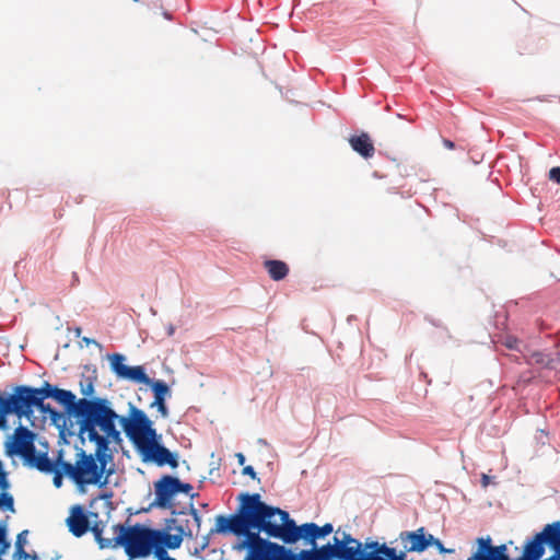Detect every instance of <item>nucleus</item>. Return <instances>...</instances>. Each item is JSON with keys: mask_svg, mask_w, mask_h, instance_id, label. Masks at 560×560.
Here are the masks:
<instances>
[{"mask_svg": "<svg viewBox=\"0 0 560 560\" xmlns=\"http://www.w3.org/2000/svg\"><path fill=\"white\" fill-rule=\"evenodd\" d=\"M349 144L352 150L355 151L364 159H371L375 153V148L371 137L366 132H362L359 136H352L349 138Z\"/></svg>", "mask_w": 560, "mask_h": 560, "instance_id": "obj_16", "label": "nucleus"}, {"mask_svg": "<svg viewBox=\"0 0 560 560\" xmlns=\"http://www.w3.org/2000/svg\"><path fill=\"white\" fill-rule=\"evenodd\" d=\"M117 544L124 547L129 560L147 558L155 552L154 528L140 524L119 526Z\"/></svg>", "mask_w": 560, "mask_h": 560, "instance_id": "obj_6", "label": "nucleus"}, {"mask_svg": "<svg viewBox=\"0 0 560 560\" xmlns=\"http://www.w3.org/2000/svg\"><path fill=\"white\" fill-rule=\"evenodd\" d=\"M304 530L305 539H307L313 547H315V540L317 538L325 537L332 533L334 528L330 523H327L323 526H318L315 523H305L302 525Z\"/></svg>", "mask_w": 560, "mask_h": 560, "instance_id": "obj_18", "label": "nucleus"}, {"mask_svg": "<svg viewBox=\"0 0 560 560\" xmlns=\"http://www.w3.org/2000/svg\"><path fill=\"white\" fill-rule=\"evenodd\" d=\"M154 558L155 560H176L174 557H171L167 551H155Z\"/></svg>", "mask_w": 560, "mask_h": 560, "instance_id": "obj_40", "label": "nucleus"}, {"mask_svg": "<svg viewBox=\"0 0 560 560\" xmlns=\"http://www.w3.org/2000/svg\"><path fill=\"white\" fill-rule=\"evenodd\" d=\"M540 545L537 560H560V521L544 526Z\"/></svg>", "mask_w": 560, "mask_h": 560, "instance_id": "obj_11", "label": "nucleus"}, {"mask_svg": "<svg viewBox=\"0 0 560 560\" xmlns=\"http://www.w3.org/2000/svg\"><path fill=\"white\" fill-rule=\"evenodd\" d=\"M431 546H434L441 553L453 552L452 549H446L443 546L442 541L440 539L435 538L434 536H433V540H432V545Z\"/></svg>", "mask_w": 560, "mask_h": 560, "instance_id": "obj_38", "label": "nucleus"}, {"mask_svg": "<svg viewBox=\"0 0 560 560\" xmlns=\"http://www.w3.org/2000/svg\"><path fill=\"white\" fill-rule=\"evenodd\" d=\"M54 399L59 404L67 406L68 409L74 413L78 401H75V395L72 392L57 388V390H55Z\"/></svg>", "mask_w": 560, "mask_h": 560, "instance_id": "obj_26", "label": "nucleus"}, {"mask_svg": "<svg viewBox=\"0 0 560 560\" xmlns=\"http://www.w3.org/2000/svg\"><path fill=\"white\" fill-rule=\"evenodd\" d=\"M400 540L406 552H422L429 546L432 545L433 535L425 534L423 527L418 528L413 532H402L400 534Z\"/></svg>", "mask_w": 560, "mask_h": 560, "instance_id": "obj_13", "label": "nucleus"}, {"mask_svg": "<svg viewBox=\"0 0 560 560\" xmlns=\"http://www.w3.org/2000/svg\"><path fill=\"white\" fill-rule=\"evenodd\" d=\"M192 490V486L190 483H184L177 478V485H176V493H185L189 494Z\"/></svg>", "mask_w": 560, "mask_h": 560, "instance_id": "obj_35", "label": "nucleus"}, {"mask_svg": "<svg viewBox=\"0 0 560 560\" xmlns=\"http://www.w3.org/2000/svg\"><path fill=\"white\" fill-rule=\"evenodd\" d=\"M191 513L194 515L195 521L198 523V526H199L200 525V516L198 515L196 510H192Z\"/></svg>", "mask_w": 560, "mask_h": 560, "instance_id": "obj_49", "label": "nucleus"}, {"mask_svg": "<svg viewBox=\"0 0 560 560\" xmlns=\"http://www.w3.org/2000/svg\"><path fill=\"white\" fill-rule=\"evenodd\" d=\"M0 560H3V559L0 557Z\"/></svg>", "mask_w": 560, "mask_h": 560, "instance_id": "obj_52", "label": "nucleus"}, {"mask_svg": "<svg viewBox=\"0 0 560 560\" xmlns=\"http://www.w3.org/2000/svg\"><path fill=\"white\" fill-rule=\"evenodd\" d=\"M316 550L318 552L319 560H332L335 558L339 559L338 537H334V545L327 544Z\"/></svg>", "mask_w": 560, "mask_h": 560, "instance_id": "obj_28", "label": "nucleus"}, {"mask_svg": "<svg viewBox=\"0 0 560 560\" xmlns=\"http://www.w3.org/2000/svg\"><path fill=\"white\" fill-rule=\"evenodd\" d=\"M339 545L348 546V545H354L355 542H360L359 540L354 539L350 534L343 533L342 538H338Z\"/></svg>", "mask_w": 560, "mask_h": 560, "instance_id": "obj_36", "label": "nucleus"}, {"mask_svg": "<svg viewBox=\"0 0 560 560\" xmlns=\"http://www.w3.org/2000/svg\"><path fill=\"white\" fill-rule=\"evenodd\" d=\"M74 416L79 419L80 433H86L91 442L100 447H109V442L121 441L115 421L119 416L103 398H81L75 405Z\"/></svg>", "mask_w": 560, "mask_h": 560, "instance_id": "obj_2", "label": "nucleus"}, {"mask_svg": "<svg viewBox=\"0 0 560 560\" xmlns=\"http://www.w3.org/2000/svg\"><path fill=\"white\" fill-rule=\"evenodd\" d=\"M236 458L240 465H244L245 463V456L242 453L236 454Z\"/></svg>", "mask_w": 560, "mask_h": 560, "instance_id": "obj_46", "label": "nucleus"}, {"mask_svg": "<svg viewBox=\"0 0 560 560\" xmlns=\"http://www.w3.org/2000/svg\"><path fill=\"white\" fill-rule=\"evenodd\" d=\"M298 560H319V556L315 547L312 550H302L299 555L295 553Z\"/></svg>", "mask_w": 560, "mask_h": 560, "instance_id": "obj_33", "label": "nucleus"}, {"mask_svg": "<svg viewBox=\"0 0 560 560\" xmlns=\"http://www.w3.org/2000/svg\"><path fill=\"white\" fill-rule=\"evenodd\" d=\"M518 340L516 338L509 337L505 341V345L510 349H515Z\"/></svg>", "mask_w": 560, "mask_h": 560, "instance_id": "obj_42", "label": "nucleus"}, {"mask_svg": "<svg viewBox=\"0 0 560 560\" xmlns=\"http://www.w3.org/2000/svg\"><path fill=\"white\" fill-rule=\"evenodd\" d=\"M467 560H493L487 548L482 544L480 537L475 540V549L467 558Z\"/></svg>", "mask_w": 560, "mask_h": 560, "instance_id": "obj_29", "label": "nucleus"}, {"mask_svg": "<svg viewBox=\"0 0 560 560\" xmlns=\"http://www.w3.org/2000/svg\"><path fill=\"white\" fill-rule=\"evenodd\" d=\"M271 541L265 540L258 545L247 548L244 560H267Z\"/></svg>", "mask_w": 560, "mask_h": 560, "instance_id": "obj_21", "label": "nucleus"}, {"mask_svg": "<svg viewBox=\"0 0 560 560\" xmlns=\"http://www.w3.org/2000/svg\"><path fill=\"white\" fill-rule=\"evenodd\" d=\"M254 509L253 516L259 522L260 530L269 537L280 538L287 544H293L301 538L305 539L302 525L296 526L288 512L266 503H257Z\"/></svg>", "mask_w": 560, "mask_h": 560, "instance_id": "obj_5", "label": "nucleus"}, {"mask_svg": "<svg viewBox=\"0 0 560 560\" xmlns=\"http://www.w3.org/2000/svg\"><path fill=\"white\" fill-rule=\"evenodd\" d=\"M82 341H83L85 345H88V346H89L90 343H96V341H95V340L90 339V338H88V337H84V338L82 339Z\"/></svg>", "mask_w": 560, "mask_h": 560, "instance_id": "obj_50", "label": "nucleus"}, {"mask_svg": "<svg viewBox=\"0 0 560 560\" xmlns=\"http://www.w3.org/2000/svg\"><path fill=\"white\" fill-rule=\"evenodd\" d=\"M527 363L529 364H536V365H539L541 368H547V369H553L555 365V360L549 355V354H546L544 352H533L528 355L527 358Z\"/></svg>", "mask_w": 560, "mask_h": 560, "instance_id": "obj_27", "label": "nucleus"}, {"mask_svg": "<svg viewBox=\"0 0 560 560\" xmlns=\"http://www.w3.org/2000/svg\"><path fill=\"white\" fill-rule=\"evenodd\" d=\"M32 463L39 471L51 474L56 468V463H52L46 453L36 455L34 453L33 460H28Z\"/></svg>", "mask_w": 560, "mask_h": 560, "instance_id": "obj_25", "label": "nucleus"}, {"mask_svg": "<svg viewBox=\"0 0 560 560\" xmlns=\"http://www.w3.org/2000/svg\"><path fill=\"white\" fill-rule=\"evenodd\" d=\"M369 548L372 549V551L378 549L382 545H380L377 541L371 542L366 545Z\"/></svg>", "mask_w": 560, "mask_h": 560, "instance_id": "obj_45", "label": "nucleus"}, {"mask_svg": "<svg viewBox=\"0 0 560 560\" xmlns=\"http://www.w3.org/2000/svg\"><path fill=\"white\" fill-rule=\"evenodd\" d=\"M124 361L125 357L120 353L109 355L110 369L119 378L150 386L154 398H165L171 395L170 387L165 382L161 380L153 381L145 374L141 365L128 366L124 364Z\"/></svg>", "mask_w": 560, "mask_h": 560, "instance_id": "obj_8", "label": "nucleus"}, {"mask_svg": "<svg viewBox=\"0 0 560 560\" xmlns=\"http://www.w3.org/2000/svg\"><path fill=\"white\" fill-rule=\"evenodd\" d=\"M0 511L15 512L14 498L8 491L0 492Z\"/></svg>", "mask_w": 560, "mask_h": 560, "instance_id": "obj_31", "label": "nucleus"}, {"mask_svg": "<svg viewBox=\"0 0 560 560\" xmlns=\"http://www.w3.org/2000/svg\"><path fill=\"white\" fill-rule=\"evenodd\" d=\"M151 407H156L163 418L168 417V409L165 404V398H154Z\"/></svg>", "mask_w": 560, "mask_h": 560, "instance_id": "obj_34", "label": "nucleus"}, {"mask_svg": "<svg viewBox=\"0 0 560 560\" xmlns=\"http://www.w3.org/2000/svg\"><path fill=\"white\" fill-rule=\"evenodd\" d=\"M264 267L273 281H281L289 275V266L282 260L267 259Z\"/></svg>", "mask_w": 560, "mask_h": 560, "instance_id": "obj_19", "label": "nucleus"}, {"mask_svg": "<svg viewBox=\"0 0 560 560\" xmlns=\"http://www.w3.org/2000/svg\"><path fill=\"white\" fill-rule=\"evenodd\" d=\"M27 530H23L21 532L20 534H18L16 536V540H15V550H14V553L12 556V560H28V559H36V557H31L30 553H27L25 551V545L27 542L26 540V535H27Z\"/></svg>", "mask_w": 560, "mask_h": 560, "instance_id": "obj_23", "label": "nucleus"}, {"mask_svg": "<svg viewBox=\"0 0 560 560\" xmlns=\"http://www.w3.org/2000/svg\"><path fill=\"white\" fill-rule=\"evenodd\" d=\"M65 462L66 460L62 459V456L60 454L58 456V459L56 460V468L52 471V474H54L52 482L56 488H60L62 486L63 477L65 476L67 477V472L65 471Z\"/></svg>", "mask_w": 560, "mask_h": 560, "instance_id": "obj_30", "label": "nucleus"}, {"mask_svg": "<svg viewBox=\"0 0 560 560\" xmlns=\"http://www.w3.org/2000/svg\"><path fill=\"white\" fill-rule=\"evenodd\" d=\"M35 434L23 425H19L11 439L4 443L5 454L8 456L21 455L26 460H33L35 453Z\"/></svg>", "mask_w": 560, "mask_h": 560, "instance_id": "obj_10", "label": "nucleus"}, {"mask_svg": "<svg viewBox=\"0 0 560 560\" xmlns=\"http://www.w3.org/2000/svg\"><path fill=\"white\" fill-rule=\"evenodd\" d=\"M155 551L177 549L183 542L182 534H171L164 529H154Z\"/></svg>", "mask_w": 560, "mask_h": 560, "instance_id": "obj_15", "label": "nucleus"}, {"mask_svg": "<svg viewBox=\"0 0 560 560\" xmlns=\"http://www.w3.org/2000/svg\"><path fill=\"white\" fill-rule=\"evenodd\" d=\"M241 505L236 514L226 517L224 515H219L215 518V528L212 529V533H226L231 532L237 536H245V539L240 542L236 549H247L252 546L258 545L266 539L259 536L260 524L253 516L254 506L257 503H264L260 500V495L258 493L248 494L242 493L240 495Z\"/></svg>", "mask_w": 560, "mask_h": 560, "instance_id": "obj_4", "label": "nucleus"}, {"mask_svg": "<svg viewBox=\"0 0 560 560\" xmlns=\"http://www.w3.org/2000/svg\"><path fill=\"white\" fill-rule=\"evenodd\" d=\"M67 525L75 537H81L89 530L90 522L81 505L72 506L70 516L67 518Z\"/></svg>", "mask_w": 560, "mask_h": 560, "instance_id": "obj_14", "label": "nucleus"}, {"mask_svg": "<svg viewBox=\"0 0 560 560\" xmlns=\"http://www.w3.org/2000/svg\"><path fill=\"white\" fill-rule=\"evenodd\" d=\"M489 482H490V478H489V476H487V475H482V478H481V483H482V486H483V487H487V486L489 485Z\"/></svg>", "mask_w": 560, "mask_h": 560, "instance_id": "obj_47", "label": "nucleus"}, {"mask_svg": "<svg viewBox=\"0 0 560 560\" xmlns=\"http://www.w3.org/2000/svg\"><path fill=\"white\" fill-rule=\"evenodd\" d=\"M93 390H94L93 385L91 383H89L85 388H82V394L84 396H91Z\"/></svg>", "mask_w": 560, "mask_h": 560, "instance_id": "obj_43", "label": "nucleus"}, {"mask_svg": "<svg viewBox=\"0 0 560 560\" xmlns=\"http://www.w3.org/2000/svg\"><path fill=\"white\" fill-rule=\"evenodd\" d=\"M80 332H81V329H80V328H78V329H77V335L79 336V335H80Z\"/></svg>", "mask_w": 560, "mask_h": 560, "instance_id": "obj_51", "label": "nucleus"}, {"mask_svg": "<svg viewBox=\"0 0 560 560\" xmlns=\"http://www.w3.org/2000/svg\"><path fill=\"white\" fill-rule=\"evenodd\" d=\"M119 423L126 436L133 444L142 462L153 463L156 466H178L176 454L160 443L161 435L153 428V422L147 413L133 405H129L127 416L119 418Z\"/></svg>", "mask_w": 560, "mask_h": 560, "instance_id": "obj_1", "label": "nucleus"}, {"mask_svg": "<svg viewBox=\"0 0 560 560\" xmlns=\"http://www.w3.org/2000/svg\"><path fill=\"white\" fill-rule=\"evenodd\" d=\"M480 539L493 560H537L541 546L539 532L525 541L521 556L516 559H512L509 555V545H513L512 540L499 546H494L493 540L489 535L482 536Z\"/></svg>", "mask_w": 560, "mask_h": 560, "instance_id": "obj_9", "label": "nucleus"}, {"mask_svg": "<svg viewBox=\"0 0 560 560\" xmlns=\"http://www.w3.org/2000/svg\"><path fill=\"white\" fill-rule=\"evenodd\" d=\"M242 472L243 475L249 476L253 479L256 478V472L252 466H245Z\"/></svg>", "mask_w": 560, "mask_h": 560, "instance_id": "obj_41", "label": "nucleus"}, {"mask_svg": "<svg viewBox=\"0 0 560 560\" xmlns=\"http://www.w3.org/2000/svg\"><path fill=\"white\" fill-rule=\"evenodd\" d=\"M56 387L45 382L40 388L27 385H16L13 387V402L16 407V417L19 419H30L34 415V409L43 412L51 411L49 405L45 404L46 398H54Z\"/></svg>", "mask_w": 560, "mask_h": 560, "instance_id": "obj_7", "label": "nucleus"}, {"mask_svg": "<svg viewBox=\"0 0 560 560\" xmlns=\"http://www.w3.org/2000/svg\"><path fill=\"white\" fill-rule=\"evenodd\" d=\"M10 548V541L7 539V520L0 522V557Z\"/></svg>", "mask_w": 560, "mask_h": 560, "instance_id": "obj_32", "label": "nucleus"}, {"mask_svg": "<svg viewBox=\"0 0 560 560\" xmlns=\"http://www.w3.org/2000/svg\"><path fill=\"white\" fill-rule=\"evenodd\" d=\"M95 446L94 454L77 448L74 463L65 462L67 477L80 490H84L86 486H96L100 489L107 487L115 471L113 467H107V464L113 460L109 447Z\"/></svg>", "mask_w": 560, "mask_h": 560, "instance_id": "obj_3", "label": "nucleus"}, {"mask_svg": "<svg viewBox=\"0 0 560 560\" xmlns=\"http://www.w3.org/2000/svg\"><path fill=\"white\" fill-rule=\"evenodd\" d=\"M362 544L355 542L354 545H339L338 544V551H339V559L340 560H363L361 558L362 555Z\"/></svg>", "mask_w": 560, "mask_h": 560, "instance_id": "obj_22", "label": "nucleus"}, {"mask_svg": "<svg viewBox=\"0 0 560 560\" xmlns=\"http://www.w3.org/2000/svg\"><path fill=\"white\" fill-rule=\"evenodd\" d=\"M270 523H279V516L278 513H275L270 516V518L267 520Z\"/></svg>", "mask_w": 560, "mask_h": 560, "instance_id": "obj_48", "label": "nucleus"}, {"mask_svg": "<svg viewBox=\"0 0 560 560\" xmlns=\"http://www.w3.org/2000/svg\"><path fill=\"white\" fill-rule=\"evenodd\" d=\"M13 390L11 393L0 392V430H5L8 427V416H16V407L13 402Z\"/></svg>", "mask_w": 560, "mask_h": 560, "instance_id": "obj_17", "label": "nucleus"}, {"mask_svg": "<svg viewBox=\"0 0 560 560\" xmlns=\"http://www.w3.org/2000/svg\"><path fill=\"white\" fill-rule=\"evenodd\" d=\"M443 145L448 150L455 149V143L448 139H443Z\"/></svg>", "mask_w": 560, "mask_h": 560, "instance_id": "obj_44", "label": "nucleus"}, {"mask_svg": "<svg viewBox=\"0 0 560 560\" xmlns=\"http://www.w3.org/2000/svg\"><path fill=\"white\" fill-rule=\"evenodd\" d=\"M549 177H550V179L560 184V166L552 167L549 172Z\"/></svg>", "mask_w": 560, "mask_h": 560, "instance_id": "obj_39", "label": "nucleus"}, {"mask_svg": "<svg viewBox=\"0 0 560 560\" xmlns=\"http://www.w3.org/2000/svg\"><path fill=\"white\" fill-rule=\"evenodd\" d=\"M10 488V482L8 480V472L3 471L0 474V490L8 491Z\"/></svg>", "mask_w": 560, "mask_h": 560, "instance_id": "obj_37", "label": "nucleus"}, {"mask_svg": "<svg viewBox=\"0 0 560 560\" xmlns=\"http://www.w3.org/2000/svg\"><path fill=\"white\" fill-rule=\"evenodd\" d=\"M177 478L164 475L154 483L155 498L152 505L168 509L172 506V498L176 494Z\"/></svg>", "mask_w": 560, "mask_h": 560, "instance_id": "obj_12", "label": "nucleus"}, {"mask_svg": "<svg viewBox=\"0 0 560 560\" xmlns=\"http://www.w3.org/2000/svg\"><path fill=\"white\" fill-rule=\"evenodd\" d=\"M267 560H298L295 553L276 542H271Z\"/></svg>", "mask_w": 560, "mask_h": 560, "instance_id": "obj_24", "label": "nucleus"}, {"mask_svg": "<svg viewBox=\"0 0 560 560\" xmlns=\"http://www.w3.org/2000/svg\"><path fill=\"white\" fill-rule=\"evenodd\" d=\"M405 552L397 553L394 548L383 544L378 549L371 551L363 560H404Z\"/></svg>", "mask_w": 560, "mask_h": 560, "instance_id": "obj_20", "label": "nucleus"}]
</instances>
